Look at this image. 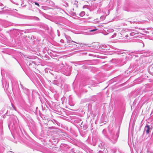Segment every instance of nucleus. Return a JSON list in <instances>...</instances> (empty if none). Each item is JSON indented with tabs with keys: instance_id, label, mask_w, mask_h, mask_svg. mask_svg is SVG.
Masks as SVG:
<instances>
[{
	"instance_id": "obj_7",
	"label": "nucleus",
	"mask_w": 153,
	"mask_h": 153,
	"mask_svg": "<svg viewBox=\"0 0 153 153\" xmlns=\"http://www.w3.org/2000/svg\"><path fill=\"white\" fill-rule=\"evenodd\" d=\"M148 70L150 72L153 73V64L149 67Z\"/></svg>"
},
{
	"instance_id": "obj_12",
	"label": "nucleus",
	"mask_w": 153,
	"mask_h": 153,
	"mask_svg": "<svg viewBox=\"0 0 153 153\" xmlns=\"http://www.w3.org/2000/svg\"><path fill=\"white\" fill-rule=\"evenodd\" d=\"M34 3L35 5H37L38 7H39V5L38 3L36 2H35Z\"/></svg>"
},
{
	"instance_id": "obj_14",
	"label": "nucleus",
	"mask_w": 153,
	"mask_h": 153,
	"mask_svg": "<svg viewBox=\"0 0 153 153\" xmlns=\"http://www.w3.org/2000/svg\"><path fill=\"white\" fill-rule=\"evenodd\" d=\"M2 5V4L0 3V6H1Z\"/></svg>"
},
{
	"instance_id": "obj_3",
	"label": "nucleus",
	"mask_w": 153,
	"mask_h": 153,
	"mask_svg": "<svg viewBox=\"0 0 153 153\" xmlns=\"http://www.w3.org/2000/svg\"><path fill=\"white\" fill-rule=\"evenodd\" d=\"M141 53H143V56L145 57H147L150 55V53L147 51H141Z\"/></svg>"
},
{
	"instance_id": "obj_2",
	"label": "nucleus",
	"mask_w": 153,
	"mask_h": 153,
	"mask_svg": "<svg viewBox=\"0 0 153 153\" xmlns=\"http://www.w3.org/2000/svg\"><path fill=\"white\" fill-rule=\"evenodd\" d=\"M129 31L131 32L129 34L130 36H134V38H137L139 36L138 32L136 30L131 29Z\"/></svg>"
},
{
	"instance_id": "obj_16",
	"label": "nucleus",
	"mask_w": 153,
	"mask_h": 153,
	"mask_svg": "<svg viewBox=\"0 0 153 153\" xmlns=\"http://www.w3.org/2000/svg\"><path fill=\"white\" fill-rule=\"evenodd\" d=\"M53 127H49L48 128L50 129H51Z\"/></svg>"
},
{
	"instance_id": "obj_1",
	"label": "nucleus",
	"mask_w": 153,
	"mask_h": 153,
	"mask_svg": "<svg viewBox=\"0 0 153 153\" xmlns=\"http://www.w3.org/2000/svg\"><path fill=\"white\" fill-rule=\"evenodd\" d=\"M119 136V134L118 132L111 133L108 138L111 143L114 144L117 142Z\"/></svg>"
},
{
	"instance_id": "obj_5",
	"label": "nucleus",
	"mask_w": 153,
	"mask_h": 153,
	"mask_svg": "<svg viewBox=\"0 0 153 153\" xmlns=\"http://www.w3.org/2000/svg\"><path fill=\"white\" fill-rule=\"evenodd\" d=\"M150 126L149 125H148L145 126L144 128V131H146V133L147 134L149 133V132Z\"/></svg>"
},
{
	"instance_id": "obj_18",
	"label": "nucleus",
	"mask_w": 153,
	"mask_h": 153,
	"mask_svg": "<svg viewBox=\"0 0 153 153\" xmlns=\"http://www.w3.org/2000/svg\"><path fill=\"white\" fill-rule=\"evenodd\" d=\"M83 6V7H84V6Z\"/></svg>"
},
{
	"instance_id": "obj_6",
	"label": "nucleus",
	"mask_w": 153,
	"mask_h": 153,
	"mask_svg": "<svg viewBox=\"0 0 153 153\" xmlns=\"http://www.w3.org/2000/svg\"><path fill=\"white\" fill-rule=\"evenodd\" d=\"M47 4L49 5L53 6L54 4V3L50 0H47L46 1Z\"/></svg>"
},
{
	"instance_id": "obj_13",
	"label": "nucleus",
	"mask_w": 153,
	"mask_h": 153,
	"mask_svg": "<svg viewBox=\"0 0 153 153\" xmlns=\"http://www.w3.org/2000/svg\"><path fill=\"white\" fill-rule=\"evenodd\" d=\"M147 153H153V152L152 151H150L149 150H148Z\"/></svg>"
},
{
	"instance_id": "obj_17",
	"label": "nucleus",
	"mask_w": 153,
	"mask_h": 153,
	"mask_svg": "<svg viewBox=\"0 0 153 153\" xmlns=\"http://www.w3.org/2000/svg\"><path fill=\"white\" fill-rule=\"evenodd\" d=\"M3 9V8H1V9Z\"/></svg>"
},
{
	"instance_id": "obj_10",
	"label": "nucleus",
	"mask_w": 153,
	"mask_h": 153,
	"mask_svg": "<svg viewBox=\"0 0 153 153\" xmlns=\"http://www.w3.org/2000/svg\"><path fill=\"white\" fill-rule=\"evenodd\" d=\"M97 30V29L95 28V29H92V30H90L89 31L90 32H94V31H96Z\"/></svg>"
},
{
	"instance_id": "obj_11",
	"label": "nucleus",
	"mask_w": 153,
	"mask_h": 153,
	"mask_svg": "<svg viewBox=\"0 0 153 153\" xmlns=\"http://www.w3.org/2000/svg\"><path fill=\"white\" fill-rule=\"evenodd\" d=\"M11 2H13V3L16 4L17 5H19V4L17 3H16V2H14L12 0H11Z\"/></svg>"
},
{
	"instance_id": "obj_8",
	"label": "nucleus",
	"mask_w": 153,
	"mask_h": 153,
	"mask_svg": "<svg viewBox=\"0 0 153 153\" xmlns=\"http://www.w3.org/2000/svg\"><path fill=\"white\" fill-rule=\"evenodd\" d=\"M72 42H73L74 43H76L77 44H79V45H81L80 46L81 47H82L83 46H84V45H85L84 44H83V43H80L79 42H76L75 41H72Z\"/></svg>"
},
{
	"instance_id": "obj_9",
	"label": "nucleus",
	"mask_w": 153,
	"mask_h": 153,
	"mask_svg": "<svg viewBox=\"0 0 153 153\" xmlns=\"http://www.w3.org/2000/svg\"><path fill=\"white\" fill-rule=\"evenodd\" d=\"M85 12H84V11H82V12H81L80 14H79V15L80 16H83L84 15H85Z\"/></svg>"
},
{
	"instance_id": "obj_4",
	"label": "nucleus",
	"mask_w": 153,
	"mask_h": 153,
	"mask_svg": "<svg viewBox=\"0 0 153 153\" xmlns=\"http://www.w3.org/2000/svg\"><path fill=\"white\" fill-rule=\"evenodd\" d=\"M65 36L67 40V43H70L71 42H72L73 41L71 40V38L70 36L65 35Z\"/></svg>"
},
{
	"instance_id": "obj_15",
	"label": "nucleus",
	"mask_w": 153,
	"mask_h": 153,
	"mask_svg": "<svg viewBox=\"0 0 153 153\" xmlns=\"http://www.w3.org/2000/svg\"><path fill=\"white\" fill-rule=\"evenodd\" d=\"M125 36L126 37H128V35H126Z\"/></svg>"
}]
</instances>
